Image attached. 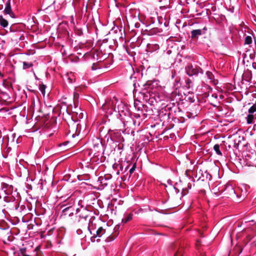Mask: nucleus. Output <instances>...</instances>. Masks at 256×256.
<instances>
[{"label":"nucleus","mask_w":256,"mask_h":256,"mask_svg":"<svg viewBox=\"0 0 256 256\" xmlns=\"http://www.w3.org/2000/svg\"><path fill=\"white\" fill-rule=\"evenodd\" d=\"M144 96L146 100V98L148 97V96L146 94H145V96Z\"/></svg>","instance_id":"nucleus-37"},{"label":"nucleus","mask_w":256,"mask_h":256,"mask_svg":"<svg viewBox=\"0 0 256 256\" xmlns=\"http://www.w3.org/2000/svg\"><path fill=\"white\" fill-rule=\"evenodd\" d=\"M4 2L3 0H2L1 2H0V10H2L4 8L3 6V3Z\"/></svg>","instance_id":"nucleus-28"},{"label":"nucleus","mask_w":256,"mask_h":256,"mask_svg":"<svg viewBox=\"0 0 256 256\" xmlns=\"http://www.w3.org/2000/svg\"><path fill=\"white\" fill-rule=\"evenodd\" d=\"M252 42V38L250 36H246L245 38L244 44H250Z\"/></svg>","instance_id":"nucleus-16"},{"label":"nucleus","mask_w":256,"mask_h":256,"mask_svg":"<svg viewBox=\"0 0 256 256\" xmlns=\"http://www.w3.org/2000/svg\"><path fill=\"white\" fill-rule=\"evenodd\" d=\"M224 189L223 192H224V194L228 196H232L234 194L235 190L233 187L231 185H226L224 186Z\"/></svg>","instance_id":"nucleus-7"},{"label":"nucleus","mask_w":256,"mask_h":256,"mask_svg":"<svg viewBox=\"0 0 256 256\" xmlns=\"http://www.w3.org/2000/svg\"><path fill=\"white\" fill-rule=\"evenodd\" d=\"M10 30L11 32H16V26L15 25H12L10 28Z\"/></svg>","instance_id":"nucleus-24"},{"label":"nucleus","mask_w":256,"mask_h":256,"mask_svg":"<svg viewBox=\"0 0 256 256\" xmlns=\"http://www.w3.org/2000/svg\"><path fill=\"white\" fill-rule=\"evenodd\" d=\"M74 256H75V255Z\"/></svg>","instance_id":"nucleus-42"},{"label":"nucleus","mask_w":256,"mask_h":256,"mask_svg":"<svg viewBox=\"0 0 256 256\" xmlns=\"http://www.w3.org/2000/svg\"><path fill=\"white\" fill-rule=\"evenodd\" d=\"M4 13L5 14H9L10 17L12 18H15V15L12 12L11 6H10V0H8L6 4V7L4 10Z\"/></svg>","instance_id":"nucleus-6"},{"label":"nucleus","mask_w":256,"mask_h":256,"mask_svg":"<svg viewBox=\"0 0 256 256\" xmlns=\"http://www.w3.org/2000/svg\"><path fill=\"white\" fill-rule=\"evenodd\" d=\"M188 191L187 190H183V192L182 193H184V194H186L188 193Z\"/></svg>","instance_id":"nucleus-32"},{"label":"nucleus","mask_w":256,"mask_h":256,"mask_svg":"<svg viewBox=\"0 0 256 256\" xmlns=\"http://www.w3.org/2000/svg\"><path fill=\"white\" fill-rule=\"evenodd\" d=\"M206 75L207 76H208V78L210 79V80H212L214 78V75L212 74L210 72H206Z\"/></svg>","instance_id":"nucleus-22"},{"label":"nucleus","mask_w":256,"mask_h":256,"mask_svg":"<svg viewBox=\"0 0 256 256\" xmlns=\"http://www.w3.org/2000/svg\"><path fill=\"white\" fill-rule=\"evenodd\" d=\"M46 88V86L43 84L40 85L39 90L44 95L45 94V90Z\"/></svg>","instance_id":"nucleus-18"},{"label":"nucleus","mask_w":256,"mask_h":256,"mask_svg":"<svg viewBox=\"0 0 256 256\" xmlns=\"http://www.w3.org/2000/svg\"><path fill=\"white\" fill-rule=\"evenodd\" d=\"M254 116L252 114H249L247 116V123L248 124H252V122Z\"/></svg>","instance_id":"nucleus-17"},{"label":"nucleus","mask_w":256,"mask_h":256,"mask_svg":"<svg viewBox=\"0 0 256 256\" xmlns=\"http://www.w3.org/2000/svg\"><path fill=\"white\" fill-rule=\"evenodd\" d=\"M72 112L76 113V111L73 112L72 110V106L70 104L66 108H60V114H62V119L66 122L69 128H71L72 130H70V131L72 130L74 135V132H76L77 130L78 124H76V121L73 120V116L71 115Z\"/></svg>","instance_id":"nucleus-1"},{"label":"nucleus","mask_w":256,"mask_h":256,"mask_svg":"<svg viewBox=\"0 0 256 256\" xmlns=\"http://www.w3.org/2000/svg\"><path fill=\"white\" fill-rule=\"evenodd\" d=\"M200 236H201L202 237H204V235H203V234H202H202H200Z\"/></svg>","instance_id":"nucleus-38"},{"label":"nucleus","mask_w":256,"mask_h":256,"mask_svg":"<svg viewBox=\"0 0 256 256\" xmlns=\"http://www.w3.org/2000/svg\"><path fill=\"white\" fill-rule=\"evenodd\" d=\"M178 203H176V204H174V205H172V206L173 208L176 207V206H179V205H180V204H179V203H180V200H179L178 199Z\"/></svg>","instance_id":"nucleus-30"},{"label":"nucleus","mask_w":256,"mask_h":256,"mask_svg":"<svg viewBox=\"0 0 256 256\" xmlns=\"http://www.w3.org/2000/svg\"><path fill=\"white\" fill-rule=\"evenodd\" d=\"M12 36V40L15 42H18L24 39V36H22L20 33L13 34Z\"/></svg>","instance_id":"nucleus-10"},{"label":"nucleus","mask_w":256,"mask_h":256,"mask_svg":"<svg viewBox=\"0 0 256 256\" xmlns=\"http://www.w3.org/2000/svg\"><path fill=\"white\" fill-rule=\"evenodd\" d=\"M120 170H121L122 171V170H123V166H122V165H121V166H120Z\"/></svg>","instance_id":"nucleus-36"},{"label":"nucleus","mask_w":256,"mask_h":256,"mask_svg":"<svg viewBox=\"0 0 256 256\" xmlns=\"http://www.w3.org/2000/svg\"><path fill=\"white\" fill-rule=\"evenodd\" d=\"M177 247H178V249L174 254V256H183L184 248L178 242H174L170 246V248L174 250Z\"/></svg>","instance_id":"nucleus-3"},{"label":"nucleus","mask_w":256,"mask_h":256,"mask_svg":"<svg viewBox=\"0 0 256 256\" xmlns=\"http://www.w3.org/2000/svg\"><path fill=\"white\" fill-rule=\"evenodd\" d=\"M26 252V248H21L20 249L21 254H22L23 256H27L26 254H25Z\"/></svg>","instance_id":"nucleus-25"},{"label":"nucleus","mask_w":256,"mask_h":256,"mask_svg":"<svg viewBox=\"0 0 256 256\" xmlns=\"http://www.w3.org/2000/svg\"><path fill=\"white\" fill-rule=\"evenodd\" d=\"M202 30H194L191 32V37L192 39H196L199 36L202 35Z\"/></svg>","instance_id":"nucleus-8"},{"label":"nucleus","mask_w":256,"mask_h":256,"mask_svg":"<svg viewBox=\"0 0 256 256\" xmlns=\"http://www.w3.org/2000/svg\"><path fill=\"white\" fill-rule=\"evenodd\" d=\"M65 206H66V205H64V204H63L61 206L62 208H64L63 210H62V213L64 215L67 214L66 212L68 211L72 208L71 206L64 208V207H65Z\"/></svg>","instance_id":"nucleus-15"},{"label":"nucleus","mask_w":256,"mask_h":256,"mask_svg":"<svg viewBox=\"0 0 256 256\" xmlns=\"http://www.w3.org/2000/svg\"><path fill=\"white\" fill-rule=\"evenodd\" d=\"M186 74L190 76L196 75L199 72L202 73V69L200 67L195 66L194 67L191 64H188L186 67Z\"/></svg>","instance_id":"nucleus-2"},{"label":"nucleus","mask_w":256,"mask_h":256,"mask_svg":"<svg viewBox=\"0 0 256 256\" xmlns=\"http://www.w3.org/2000/svg\"><path fill=\"white\" fill-rule=\"evenodd\" d=\"M202 256H206V255L204 254L202 255Z\"/></svg>","instance_id":"nucleus-41"},{"label":"nucleus","mask_w":256,"mask_h":256,"mask_svg":"<svg viewBox=\"0 0 256 256\" xmlns=\"http://www.w3.org/2000/svg\"><path fill=\"white\" fill-rule=\"evenodd\" d=\"M33 66V64L32 62H23V69H27L30 67H32Z\"/></svg>","instance_id":"nucleus-14"},{"label":"nucleus","mask_w":256,"mask_h":256,"mask_svg":"<svg viewBox=\"0 0 256 256\" xmlns=\"http://www.w3.org/2000/svg\"><path fill=\"white\" fill-rule=\"evenodd\" d=\"M72 214V211H70V213L68 214V215L70 216V214Z\"/></svg>","instance_id":"nucleus-39"},{"label":"nucleus","mask_w":256,"mask_h":256,"mask_svg":"<svg viewBox=\"0 0 256 256\" xmlns=\"http://www.w3.org/2000/svg\"><path fill=\"white\" fill-rule=\"evenodd\" d=\"M98 68H99V67H98V63L93 64L92 66V70H96Z\"/></svg>","instance_id":"nucleus-23"},{"label":"nucleus","mask_w":256,"mask_h":256,"mask_svg":"<svg viewBox=\"0 0 256 256\" xmlns=\"http://www.w3.org/2000/svg\"><path fill=\"white\" fill-rule=\"evenodd\" d=\"M214 150L218 155L222 156V153L220 150V145L218 144H216L214 146Z\"/></svg>","instance_id":"nucleus-13"},{"label":"nucleus","mask_w":256,"mask_h":256,"mask_svg":"<svg viewBox=\"0 0 256 256\" xmlns=\"http://www.w3.org/2000/svg\"><path fill=\"white\" fill-rule=\"evenodd\" d=\"M82 229L78 228L76 230V232L78 234H82L83 232H84V236H86V233L89 232L90 234H92V232L90 230V224L87 222H85L84 224L82 226Z\"/></svg>","instance_id":"nucleus-4"},{"label":"nucleus","mask_w":256,"mask_h":256,"mask_svg":"<svg viewBox=\"0 0 256 256\" xmlns=\"http://www.w3.org/2000/svg\"><path fill=\"white\" fill-rule=\"evenodd\" d=\"M252 66L254 68L256 69V62H254L252 64Z\"/></svg>","instance_id":"nucleus-33"},{"label":"nucleus","mask_w":256,"mask_h":256,"mask_svg":"<svg viewBox=\"0 0 256 256\" xmlns=\"http://www.w3.org/2000/svg\"><path fill=\"white\" fill-rule=\"evenodd\" d=\"M132 218V214H128L124 218L122 219V222L124 224L126 223L127 222L130 220Z\"/></svg>","instance_id":"nucleus-12"},{"label":"nucleus","mask_w":256,"mask_h":256,"mask_svg":"<svg viewBox=\"0 0 256 256\" xmlns=\"http://www.w3.org/2000/svg\"><path fill=\"white\" fill-rule=\"evenodd\" d=\"M74 104H76L74 102ZM77 108V106L75 105V108Z\"/></svg>","instance_id":"nucleus-40"},{"label":"nucleus","mask_w":256,"mask_h":256,"mask_svg":"<svg viewBox=\"0 0 256 256\" xmlns=\"http://www.w3.org/2000/svg\"><path fill=\"white\" fill-rule=\"evenodd\" d=\"M0 25L3 28H6L8 26V20L3 18L2 15H0Z\"/></svg>","instance_id":"nucleus-11"},{"label":"nucleus","mask_w":256,"mask_h":256,"mask_svg":"<svg viewBox=\"0 0 256 256\" xmlns=\"http://www.w3.org/2000/svg\"><path fill=\"white\" fill-rule=\"evenodd\" d=\"M256 111V105L254 104L251 106L248 110V112L252 114Z\"/></svg>","instance_id":"nucleus-20"},{"label":"nucleus","mask_w":256,"mask_h":256,"mask_svg":"<svg viewBox=\"0 0 256 256\" xmlns=\"http://www.w3.org/2000/svg\"><path fill=\"white\" fill-rule=\"evenodd\" d=\"M0 76L1 78H2L4 76L3 74H2L0 72Z\"/></svg>","instance_id":"nucleus-35"},{"label":"nucleus","mask_w":256,"mask_h":256,"mask_svg":"<svg viewBox=\"0 0 256 256\" xmlns=\"http://www.w3.org/2000/svg\"><path fill=\"white\" fill-rule=\"evenodd\" d=\"M128 166L125 168H124V172H126V171L127 170H128Z\"/></svg>","instance_id":"nucleus-34"},{"label":"nucleus","mask_w":256,"mask_h":256,"mask_svg":"<svg viewBox=\"0 0 256 256\" xmlns=\"http://www.w3.org/2000/svg\"><path fill=\"white\" fill-rule=\"evenodd\" d=\"M110 234V232H107L106 230L103 228L102 227H100L96 231V234H94L93 236L91 237V240L94 241L93 239L95 238L97 236L100 237L104 234H106V236H108Z\"/></svg>","instance_id":"nucleus-5"},{"label":"nucleus","mask_w":256,"mask_h":256,"mask_svg":"<svg viewBox=\"0 0 256 256\" xmlns=\"http://www.w3.org/2000/svg\"><path fill=\"white\" fill-rule=\"evenodd\" d=\"M14 210H18V207H19V202H15V204H14Z\"/></svg>","instance_id":"nucleus-26"},{"label":"nucleus","mask_w":256,"mask_h":256,"mask_svg":"<svg viewBox=\"0 0 256 256\" xmlns=\"http://www.w3.org/2000/svg\"><path fill=\"white\" fill-rule=\"evenodd\" d=\"M244 140V136H237L234 140V148H238L240 143Z\"/></svg>","instance_id":"nucleus-9"},{"label":"nucleus","mask_w":256,"mask_h":256,"mask_svg":"<svg viewBox=\"0 0 256 256\" xmlns=\"http://www.w3.org/2000/svg\"><path fill=\"white\" fill-rule=\"evenodd\" d=\"M116 236V234H110L106 238V240L107 242H110L115 239Z\"/></svg>","instance_id":"nucleus-19"},{"label":"nucleus","mask_w":256,"mask_h":256,"mask_svg":"<svg viewBox=\"0 0 256 256\" xmlns=\"http://www.w3.org/2000/svg\"><path fill=\"white\" fill-rule=\"evenodd\" d=\"M112 104V102H111L110 100H109L108 102H106V104L108 106H110Z\"/></svg>","instance_id":"nucleus-31"},{"label":"nucleus","mask_w":256,"mask_h":256,"mask_svg":"<svg viewBox=\"0 0 256 256\" xmlns=\"http://www.w3.org/2000/svg\"><path fill=\"white\" fill-rule=\"evenodd\" d=\"M8 186V184H6V183H2V186H1V188H7Z\"/></svg>","instance_id":"nucleus-27"},{"label":"nucleus","mask_w":256,"mask_h":256,"mask_svg":"<svg viewBox=\"0 0 256 256\" xmlns=\"http://www.w3.org/2000/svg\"><path fill=\"white\" fill-rule=\"evenodd\" d=\"M140 24L139 23V22H136L135 24H134V26L136 28H138L140 27Z\"/></svg>","instance_id":"nucleus-29"},{"label":"nucleus","mask_w":256,"mask_h":256,"mask_svg":"<svg viewBox=\"0 0 256 256\" xmlns=\"http://www.w3.org/2000/svg\"><path fill=\"white\" fill-rule=\"evenodd\" d=\"M136 164H134L132 168L130 170H129V173H130V175H129V177L130 176V175L134 172L136 170Z\"/></svg>","instance_id":"nucleus-21"}]
</instances>
